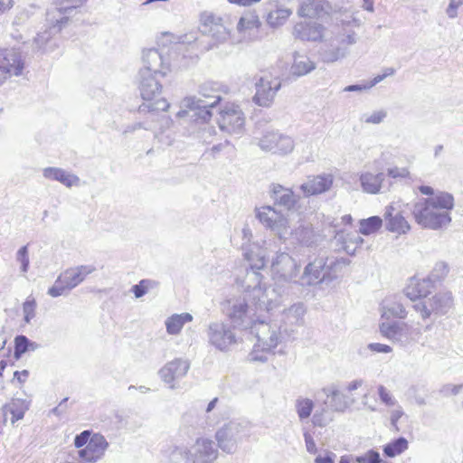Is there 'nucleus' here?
Here are the masks:
<instances>
[{
  "label": "nucleus",
  "instance_id": "obj_59",
  "mask_svg": "<svg viewBox=\"0 0 463 463\" xmlns=\"http://www.w3.org/2000/svg\"><path fill=\"white\" fill-rule=\"evenodd\" d=\"M36 302L33 298H28L23 305V312L24 315V321L30 323L35 317Z\"/></svg>",
  "mask_w": 463,
  "mask_h": 463
},
{
  "label": "nucleus",
  "instance_id": "obj_50",
  "mask_svg": "<svg viewBox=\"0 0 463 463\" xmlns=\"http://www.w3.org/2000/svg\"><path fill=\"white\" fill-rule=\"evenodd\" d=\"M449 272V267L445 261H438L435 263L431 272L428 276L430 280L435 283L443 280Z\"/></svg>",
  "mask_w": 463,
  "mask_h": 463
},
{
  "label": "nucleus",
  "instance_id": "obj_37",
  "mask_svg": "<svg viewBox=\"0 0 463 463\" xmlns=\"http://www.w3.org/2000/svg\"><path fill=\"white\" fill-rule=\"evenodd\" d=\"M56 34L51 32L48 27H45L43 32L38 33L33 38V48L44 53L53 52L58 47L54 40Z\"/></svg>",
  "mask_w": 463,
  "mask_h": 463
},
{
  "label": "nucleus",
  "instance_id": "obj_11",
  "mask_svg": "<svg viewBox=\"0 0 463 463\" xmlns=\"http://www.w3.org/2000/svg\"><path fill=\"white\" fill-rule=\"evenodd\" d=\"M271 275L275 284L297 282L300 265L287 252H277L271 261Z\"/></svg>",
  "mask_w": 463,
  "mask_h": 463
},
{
  "label": "nucleus",
  "instance_id": "obj_32",
  "mask_svg": "<svg viewBox=\"0 0 463 463\" xmlns=\"http://www.w3.org/2000/svg\"><path fill=\"white\" fill-rule=\"evenodd\" d=\"M329 5L325 0H306L298 9V14L306 18H321L328 12Z\"/></svg>",
  "mask_w": 463,
  "mask_h": 463
},
{
  "label": "nucleus",
  "instance_id": "obj_28",
  "mask_svg": "<svg viewBox=\"0 0 463 463\" xmlns=\"http://www.w3.org/2000/svg\"><path fill=\"white\" fill-rule=\"evenodd\" d=\"M334 182V177L330 174L319 175L308 178L307 182L300 185V189L306 196L320 194L328 191Z\"/></svg>",
  "mask_w": 463,
  "mask_h": 463
},
{
  "label": "nucleus",
  "instance_id": "obj_39",
  "mask_svg": "<svg viewBox=\"0 0 463 463\" xmlns=\"http://www.w3.org/2000/svg\"><path fill=\"white\" fill-rule=\"evenodd\" d=\"M316 69V64L307 56L296 53L290 71L297 77L304 76Z\"/></svg>",
  "mask_w": 463,
  "mask_h": 463
},
{
  "label": "nucleus",
  "instance_id": "obj_18",
  "mask_svg": "<svg viewBox=\"0 0 463 463\" xmlns=\"http://www.w3.org/2000/svg\"><path fill=\"white\" fill-rule=\"evenodd\" d=\"M259 221L277 233L280 240H286L288 234V220L271 206H263L256 210Z\"/></svg>",
  "mask_w": 463,
  "mask_h": 463
},
{
  "label": "nucleus",
  "instance_id": "obj_4",
  "mask_svg": "<svg viewBox=\"0 0 463 463\" xmlns=\"http://www.w3.org/2000/svg\"><path fill=\"white\" fill-rule=\"evenodd\" d=\"M216 83L206 82L200 86L199 97H187L183 100V107L188 110L182 109L177 113V117H188L196 125L203 124L212 118L211 109L215 107L222 99Z\"/></svg>",
  "mask_w": 463,
  "mask_h": 463
},
{
  "label": "nucleus",
  "instance_id": "obj_19",
  "mask_svg": "<svg viewBox=\"0 0 463 463\" xmlns=\"http://www.w3.org/2000/svg\"><path fill=\"white\" fill-rule=\"evenodd\" d=\"M306 311L305 305L301 302H298L282 312L279 326H281L285 335L288 336L293 335L298 328L304 325Z\"/></svg>",
  "mask_w": 463,
  "mask_h": 463
},
{
  "label": "nucleus",
  "instance_id": "obj_33",
  "mask_svg": "<svg viewBox=\"0 0 463 463\" xmlns=\"http://www.w3.org/2000/svg\"><path fill=\"white\" fill-rule=\"evenodd\" d=\"M43 175L46 179L58 181L66 187L79 186L80 178L71 173H69L59 167H46L43 170Z\"/></svg>",
  "mask_w": 463,
  "mask_h": 463
},
{
  "label": "nucleus",
  "instance_id": "obj_36",
  "mask_svg": "<svg viewBox=\"0 0 463 463\" xmlns=\"http://www.w3.org/2000/svg\"><path fill=\"white\" fill-rule=\"evenodd\" d=\"M290 239L293 243L310 247L316 244L317 235L315 233L310 224H299L290 232Z\"/></svg>",
  "mask_w": 463,
  "mask_h": 463
},
{
  "label": "nucleus",
  "instance_id": "obj_55",
  "mask_svg": "<svg viewBox=\"0 0 463 463\" xmlns=\"http://www.w3.org/2000/svg\"><path fill=\"white\" fill-rule=\"evenodd\" d=\"M387 117V112L383 109L373 111L370 114H364L361 120L367 124H380Z\"/></svg>",
  "mask_w": 463,
  "mask_h": 463
},
{
  "label": "nucleus",
  "instance_id": "obj_1",
  "mask_svg": "<svg viewBox=\"0 0 463 463\" xmlns=\"http://www.w3.org/2000/svg\"><path fill=\"white\" fill-rule=\"evenodd\" d=\"M245 258L250 262L246 269L245 279L241 283L244 296L227 300L223 304V313L229 318L230 324L239 330H248L259 317L260 311L269 312L279 307L285 289L281 287H262L261 275L259 272L265 264V256L258 253L254 260L253 252H245Z\"/></svg>",
  "mask_w": 463,
  "mask_h": 463
},
{
  "label": "nucleus",
  "instance_id": "obj_35",
  "mask_svg": "<svg viewBox=\"0 0 463 463\" xmlns=\"http://www.w3.org/2000/svg\"><path fill=\"white\" fill-rule=\"evenodd\" d=\"M335 240L338 245L349 255H354L356 249L363 245L364 240L356 233L337 231L335 234Z\"/></svg>",
  "mask_w": 463,
  "mask_h": 463
},
{
  "label": "nucleus",
  "instance_id": "obj_31",
  "mask_svg": "<svg viewBox=\"0 0 463 463\" xmlns=\"http://www.w3.org/2000/svg\"><path fill=\"white\" fill-rule=\"evenodd\" d=\"M270 196L275 204L290 210L295 206L298 197L289 188L284 187L279 184H272L270 185Z\"/></svg>",
  "mask_w": 463,
  "mask_h": 463
},
{
  "label": "nucleus",
  "instance_id": "obj_27",
  "mask_svg": "<svg viewBox=\"0 0 463 463\" xmlns=\"http://www.w3.org/2000/svg\"><path fill=\"white\" fill-rule=\"evenodd\" d=\"M434 288V283L429 277L424 279H411L410 284L405 288L404 294L414 304L421 299L427 298Z\"/></svg>",
  "mask_w": 463,
  "mask_h": 463
},
{
  "label": "nucleus",
  "instance_id": "obj_3",
  "mask_svg": "<svg viewBox=\"0 0 463 463\" xmlns=\"http://www.w3.org/2000/svg\"><path fill=\"white\" fill-rule=\"evenodd\" d=\"M454 197L439 192L431 197L419 199L412 207L415 222L423 228L439 230L451 222L449 211L454 208Z\"/></svg>",
  "mask_w": 463,
  "mask_h": 463
},
{
  "label": "nucleus",
  "instance_id": "obj_23",
  "mask_svg": "<svg viewBox=\"0 0 463 463\" xmlns=\"http://www.w3.org/2000/svg\"><path fill=\"white\" fill-rule=\"evenodd\" d=\"M385 179L386 175L383 172L363 171L359 174L361 189L367 194H379L389 191L391 184H387Z\"/></svg>",
  "mask_w": 463,
  "mask_h": 463
},
{
  "label": "nucleus",
  "instance_id": "obj_63",
  "mask_svg": "<svg viewBox=\"0 0 463 463\" xmlns=\"http://www.w3.org/2000/svg\"><path fill=\"white\" fill-rule=\"evenodd\" d=\"M142 128L146 129V130L156 131V128L151 124H148L146 122H135L133 124L128 125L124 128L122 133H123V135L127 136L128 134H132L135 131H137L138 129H142Z\"/></svg>",
  "mask_w": 463,
  "mask_h": 463
},
{
  "label": "nucleus",
  "instance_id": "obj_14",
  "mask_svg": "<svg viewBox=\"0 0 463 463\" xmlns=\"http://www.w3.org/2000/svg\"><path fill=\"white\" fill-rule=\"evenodd\" d=\"M407 208L408 204L402 202H394L385 207L383 218L387 231L402 235L411 230V225L404 215Z\"/></svg>",
  "mask_w": 463,
  "mask_h": 463
},
{
  "label": "nucleus",
  "instance_id": "obj_54",
  "mask_svg": "<svg viewBox=\"0 0 463 463\" xmlns=\"http://www.w3.org/2000/svg\"><path fill=\"white\" fill-rule=\"evenodd\" d=\"M68 289L67 284L64 282L63 278L60 275L55 280L52 287L48 289V294L52 298H57L63 295Z\"/></svg>",
  "mask_w": 463,
  "mask_h": 463
},
{
  "label": "nucleus",
  "instance_id": "obj_40",
  "mask_svg": "<svg viewBox=\"0 0 463 463\" xmlns=\"http://www.w3.org/2000/svg\"><path fill=\"white\" fill-rule=\"evenodd\" d=\"M193 316L189 313L174 314L165 320L166 332L169 335H178L184 324L191 322Z\"/></svg>",
  "mask_w": 463,
  "mask_h": 463
},
{
  "label": "nucleus",
  "instance_id": "obj_43",
  "mask_svg": "<svg viewBox=\"0 0 463 463\" xmlns=\"http://www.w3.org/2000/svg\"><path fill=\"white\" fill-rule=\"evenodd\" d=\"M383 226V219L372 216L359 221V233L368 236L377 232Z\"/></svg>",
  "mask_w": 463,
  "mask_h": 463
},
{
  "label": "nucleus",
  "instance_id": "obj_38",
  "mask_svg": "<svg viewBox=\"0 0 463 463\" xmlns=\"http://www.w3.org/2000/svg\"><path fill=\"white\" fill-rule=\"evenodd\" d=\"M163 455L167 463H190L192 461L191 451L185 446L169 445L163 450Z\"/></svg>",
  "mask_w": 463,
  "mask_h": 463
},
{
  "label": "nucleus",
  "instance_id": "obj_21",
  "mask_svg": "<svg viewBox=\"0 0 463 463\" xmlns=\"http://www.w3.org/2000/svg\"><path fill=\"white\" fill-rule=\"evenodd\" d=\"M108 447L109 442L103 435H92L88 444L78 451L80 462L96 463L104 456Z\"/></svg>",
  "mask_w": 463,
  "mask_h": 463
},
{
  "label": "nucleus",
  "instance_id": "obj_5",
  "mask_svg": "<svg viewBox=\"0 0 463 463\" xmlns=\"http://www.w3.org/2000/svg\"><path fill=\"white\" fill-rule=\"evenodd\" d=\"M160 75L152 73L138 72V88L142 99L146 101L138 108L139 113L148 112L151 114V119H156V112L165 111L169 108V103L165 99H157L160 94L162 85L159 81Z\"/></svg>",
  "mask_w": 463,
  "mask_h": 463
},
{
  "label": "nucleus",
  "instance_id": "obj_8",
  "mask_svg": "<svg viewBox=\"0 0 463 463\" xmlns=\"http://www.w3.org/2000/svg\"><path fill=\"white\" fill-rule=\"evenodd\" d=\"M236 328L224 321L211 322L206 330L208 343L216 350L227 353L241 342Z\"/></svg>",
  "mask_w": 463,
  "mask_h": 463
},
{
  "label": "nucleus",
  "instance_id": "obj_7",
  "mask_svg": "<svg viewBox=\"0 0 463 463\" xmlns=\"http://www.w3.org/2000/svg\"><path fill=\"white\" fill-rule=\"evenodd\" d=\"M250 436V423L246 420H231L215 432L218 448L227 454H234L239 443Z\"/></svg>",
  "mask_w": 463,
  "mask_h": 463
},
{
  "label": "nucleus",
  "instance_id": "obj_45",
  "mask_svg": "<svg viewBox=\"0 0 463 463\" xmlns=\"http://www.w3.org/2000/svg\"><path fill=\"white\" fill-rule=\"evenodd\" d=\"M326 272L328 273V280L336 278V274L342 270L343 268L350 264V260L347 258H336L334 256L326 257Z\"/></svg>",
  "mask_w": 463,
  "mask_h": 463
},
{
  "label": "nucleus",
  "instance_id": "obj_62",
  "mask_svg": "<svg viewBox=\"0 0 463 463\" xmlns=\"http://www.w3.org/2000/svg\"><path fill=\"white\" fill-rule=\"evenodd\" d=\"M378 395L381 402L385 405L394 406L396 404V400L383 385L378 386Z\"/></svg>",
  "mask_w": 463,
  "mask_h": 463
},
{
  "label": "nucleus",
  "instance_id": "obj_47",
  "mask_svg": "<svg viewBox=\"0 0 463 463\" xmlns=\"http://www.w3.org/2000/svg\"><path fill=\"white\" fill-rule=\"evenodd\" d=\"M291 14L288 8H277L268 14L267 23L272 27H279L286 23Z\"/></svg>",
  "mask_w": 463,
  "mask_h": 463
},
{
  "label": "nucleus",
  "instance_id": "obj_56",
  "mask_svg": "<svg viewBox=\"0 0 463 463\" xmlns=\"http://www.w3.org/2000/svg\"><path fill=\"white\" fill-rule=\"evenodd\" d=\"M354 462L357 463H382L379 452L369 449L363 455L355 456Z\"/></svg>",
  "mask_w": 463,
  "mask_h": 463
},
{
  "label": "nucleus",
  "instance_id": "obj_60",
  "mask_svg": "<svg viewBox=\"0 0 463 463\" xmlns=\"http://www.w3.org/2000/svg\"><path fill=\"white\" fill-rule=\"evenodd\" d=\"M270 351L271 350H263L261 346H258V344L256 343L254 345L253 350L249 354L250 360L264 363L268 360V354Z\"/></svg>",
  "mask_w": 463,
  "mask_h": 463
},
{
  "label": "nucleus",
  "instance_id": "obj_15",
  "mask_svg": "<svg viewBox=\"0 0 463 463\" xmlns=\"http://www.w3.org/2000/svg\"><path fill=\"white\" fill-rule=\"evenodd\" d=\"M200 29L203 34L211 36L217 43L225 42L230 36V29L224 19L211 12L201 14Z\"/></svg>",
  "mask_w": 463,
  "mask_h": 463
},
{
  "label": "nucleus",
  "instance_id": "obj_9",
  "mask_svg": "<svg viewBox=\"0 0 463 463\" xmlns=\"http://www.w3.org/2000/svg\"><path fill=\"white\" fill-rule=\"evenodd\" d=\"M454 301L451 292L440 291L430 298L421 299L412 305L413 309L420 314L422 320L431 316L446 315L453 307Z\"/></svg>",
  "mask_w": 463,
  "mask_h": 463
},
{
  "label": "nucleus",
  "instance_id": "obj_42",
  "mask_svg": "<svg viewBox=\"0 0 463 463\" xmlns=\"http://www.w3.org/2000/svg\"><path fill=\"white\" fill-rule=\"evenodd\" d=\"M395 73V70L392 67H388L383 69V72L382 74H379L375 76L373 79H372L370 81L366 82L365 84H354L346 86L344 89V91L346 92H352V91H363L367 90L374 87L379 82L383 81L385 78L388 76H392Z\"/></svg>",
  "mask_w": 463,
  "mask_h": 463
},
{
  "label": "nucleus",
  "instance_id": "obj_10",
  "mask_svg": "<svg viewBox=\"0 0 463 463\" xmlns=\"http://www.w3.org/2000/svg\"><path fill=\"white\" fill-rule=\"evenodd\" d=\"M142 67L138 72L165 77L171 71V57L165 48H148L142 51Z\"/></svg>",
  "mask_w": 463,
  "mask_h": 463
},
{
  "label": "nucleus",
  "instance_id": "obj_44",
  "mask_svg": "<svg viewBox=\"0 0 463 463\" xmlns=\"http://www.w3.org/2000/svg\"><path fill=\"white\" fill-rule=\"evenodd\" d=\"M315 403L311 399L298 397L295 401V410L300 421L307 420L314 410Z\"/></svg>",
  "mask_w": 463,
  "mask_h": 463
},
{
  "label": "nucleus",
  "instance_id": "obj_20",
  "mask_svg": "<svg viewBox=\"0 0 463 463\" xmlns=\"http://www.w3.org/2000/svg\"><path fill=\"white\" fill-rule=\"evenodd\" d=\"M326 259L325 256L321 255L317 257L305 267L298 282L301 286H313L328 280L329 276L326 272Z\"/></svg>",
  "mask_w": 463,
  "mask_h": 463
},
{
  "label": "nucleus",
  "instance_id": "obj_57",
  "mask_svg": "<svg viewBox=\"0 0 463 463\" xmlns=\"http://www.w3.org/2000/svg\"><path fill=\"white\" fill-rule=\"evenodd\" d=\"M331 420L332 418L328 415V411L326 408H323L320 411H316L312 416V423L318 427H325Z\"/></svg>",
  "mask_w": 463,
  "mask_h": 463
},
{
  "label": "nucleus",
  "instance_id": "obj_52",
  "mask_svg": "<svg viewBox=\"0 0 463 463\" xmlns=\"http://www.w3.org/2000/svg\"><path fill=\"white\" fill-rule=\"evenodd\" d=\"M259 19L257 15L246 14L240 18L237 24V30L239 32H244L248 29L258 27Z\"/></svg>",
  "mask_w": 463,
  "mask_h": 463
},
{
  "label": "nucleus",
  "instance_id": "obj_61",
  "mask_svg": "<svg viewBox=\"0 0 463 463\" xmlns=\"http://www.w3.org/2000/svg\"><path fill=\"white\" fill-rule=\"evenodd\" d=\"M16 260L21 263V270L23 272H27L29 268V254H28V247L23 246L21 247L16 253Z\"/></svg>",
  "mask_w": 463,
  "mask_h": 463
},
{
  "label": "nucleus",
  "instance_id": "obj_30",
  "mask_svg": "<svg viewBox=\"0 0 463 463\" xmlns=\"http://www.w3.org/2000/svg\"><path fill=\"white\" fill-rule=\"evenodd\" d=\"M96 270L93 265H80L66 269L61 276L67 284L68 289H72L80 285L86 277Z\"/></svg>",
  "mask_w": 463,
  "mask_h": 463
},
{
  "label": "nucleus",
  "instance_id": "obj_34",
  "mask_svg": "<svg viewBox=\"0 0 463 463\" xmlns=\"http://www.w3.org/2000/svg\"><path fill=\"white\" fill-rule=\"evenodd\" d=\"M382 318L391 321L392 317L405 319L408 312L404 305L396 298H386L381 304Z\"/></svg>",
  "mask_w": 463,
  "mask_h": 463
},
{
  "label": "nucleus",
  "instance_id": "obj_16",
  "mask_svg": "<svg viewBox=\"0 0 463 463\" xmlns=\"http://www.w3.org/2000/svg\"><path fill=\"white\" fill-rule=\"evenodd\" d=\"M244 114L238 105H226L220 111L218 125L222 131L228 134L240 135L244 129Z\"/></svg>",
  "mask_w": 463,
  "mask_h": 463
},
{
  "label": "nucleus",
  "instance_id": "obj_22",
  "mask_svg": "<svg viewBox=\"0 0 463 463\" xmlns=\"http://www.w3.org/2000/svg\"><path fill=\"white\" fill-rule=\"evenodd\" d=\"M190 368V363L182 358H175L165 364L158 372L161 380L169 385L171 389L175 388V382L184 377Z\"/></svg>",
  "mask_w": 463,
  "mask_h": 463
},
{
  "label": "nucleus",
  "instance_id": "obj_26",
  "mask_svg": "<svg viewBox=\"0 0 463 463\" xmlns=\"http://www.w3.org/2000/svg\"><path fill=\"white\" fill-rule=\"evenodd\" d=\"M325 26L317 22H299L293 28V35L296 39L308 42L322 41L324 37Z\"/></svg>",
  "mask_w": 463,
  "mask_h": 463
},
{
  "label": "nucleus",
  "instance_id": "obj_13",
  "mask_svg": "<svg viewBox=\"0 0 463 463\" xmlns=\"http://www.w3.org/2000/svg\"><path fill=\"white\" fill-rule=\"evenodd\" d=\"M281 88L279 77L270 73H265L257 79L255 82V95L253 102L260 107H269Z\"/></svg>",
  "mask_w": 463,
  "mask_h": 463
},
{
  "label": "nucleus",
  "instance_id": "obj_2",
  "mask_svg": "<svg viewBox=\"0 0 463 463\" xmlns=\"http://www.w3.org/2000/svg\"><path fill=\"white\" fill-rule=\"evenodd\" d=\"M333 21L331 37L325 41L319 52L326 63L343 60L350 54V48L359 41L356 30L362 25V21L350 10L335 14Z\"/></svg>",
  "mask_w": 463,
  "mask_h": 463
},
{
  "label": "nucleus",
  "instance_id": "obj_25",
  "mask_svg": "<svg viewBox=\"0 0 463 463\" xmlns=\"http://www.w3.org/2000/svg\"><path fill=\"white\" fill-rule=\"evenodd\" d=\"M192 449L193 463H213L219 454L214 442L206 438L197 439Z\"/></svg>",
  "mask_w": 463,
  "mask_h": 463
},
{
  "label": "nucleus",
  "instance_id": "obj_41",
  "mask_svg": "<svg viewBox=\"0 0 463 463\" xmlns=\"http://www.w3.org/2000/svg\"><path fill=\"white\" fill-rule=\"evenodd\" d=\"M323 392L327 397H331L330 407L335 411H345L348 406L347 396L335 387L324 388Z\"/></svg>",
  "mask_w": 463,
  "mask_h": 463
},
{
  "label": "nucleus",
  "instance_id": "obj_51",
  "mask_svg": "<svg viewBox=\"0 0 463 463\" xmlns=\"http://www.w3.org/2000/svg\"><path fill=\"white\" fill-rule=\"evenodd\" d=\"M34 343L31 342L25 335H20L14 338V357L20 358L25 352L30 349Z\"/></svg>",
  "mask_w": 463,
  "mask_h": 463
},
{
  "label": "nucleus",
  "instance_id": "obj_17",
  "mask_svg": "<svg viewBox=\"0 0 463 463\" xmlns=\"http://www.w3.org/2000/svg\"><path fill=\"white\" fill-rule=\"evenodd\" d=\"M261 150L273 154L287 155L293 151L295 142L291 137L276 131L266 132L259 140Z\"/></svg>",
  "mask_w": 463,
  "mask_h": 463
},
{
  "label": "nucleus",
  "instance_id": "obj_48",
  "mask_svg": "<svg viewBox=\"0 0 463 463\" xmlns=\"http://www.w3.org/2000/svg\"><path fill=\"white\" fill-rule=\"evenodd\" d=\"M408 449V441L405 438L400 437L383 447V452L387 457L394 458Z\"/></svg>",
  "mask_w": 463,
  "mask_h": 463
},
{
  "label": "nucleus",
  "instance_id": "obj_6",
  "mask_svg": "<svg viewBox=\"0 0 463 463\" xmlns=\"http://www.w3.org/2000/svg\"><path fill=\"white\" fill-rule=\"evenodd\" d=\"M379 332L382 336L402 347H409L420 343L422 337V328L419 323L413 324L400 320L380 323Z\"/></svg>",
  "mask_w": 463,
  "mask_h": 463
},
{
  "label": "nucleus",
  "instance_id": "obj_64",
  "mask_svg": "<svg viewBox=\"0 0 463 463\" xmlns=\"http://www.w3.org/2000/svg\"><path fill=\"white\" fill-rule=\"evenodd\" d=\"M462 389H463V383H461V384L447 383V384H444L439 389V392L444 396L457 395L462 391Z\"/></svg>",
  "mask_w": 463,
  "mask_h": 463
},
{
  "label": "nucleus",
  "instance_id": "obj_46",
  "mask_svg": "<svg viewBox=\"0 0 463 463\" xmlns=\"http://www.w3.org/2000/svg\"><path fill=\"white\" fill-rule=\"evenodd\" d=\"M28 406L25 402L19 399L13 400L9 404L5 406V413H10L12 415L11 422L13 424L24 418Z\"/></svg>",
  "mask_w": 463,
  "mask_h": 463
},
{
  "label": "nucleus",
  "instance_id": "obj_58",
  "mask_svg": "<svg viewBox=\"0 0 463 463\" xmlns=\"http://www.w3.org/2000/svg\"><path fill=\"white\" fill-rule=\"evenodd\" d=\"M121 422L125 429L133 432L143 425L142 419L137 415H128Z\"/></svg>",
  "mask_w": 463,
  "mask_h": 463
},
{
  "label": "nucleus",
  "instance_id": "obj_53",
  "mask_svg": "<svg viewBox=\"0 0 463 463\" xmlns=\"http://www.w3.org/2000/svg\"><path fill=\"white\" fill-rule=\"evenodd\" d=\"M85 3L86 0H53L54 5L61 7L64 12L69 13L71 15L75 9L82 6Z\"/></svg>",
  "mask_w": 463,
  "mask_h": 463
},
{
  "label": "nucleus",
  "instance_id": "obj_29",
  "mask_svg": "<svg viewBox=\"0 0 463 463\" xmlns=\"http://www.w3.org/2000/svg\"><path fill=\"white\" fill-rule=\"evenodd\" d=\"M71 17V15L64 12L61 7L54 5L46 11L44 26L54 33H60L63 28L68 26Z\"/></svg>",
  "mask_w": 463,
  "mask_h": 463
},
{
  "label": "nucleus",
  "instance_id": "obj_24",
  "mask_svg": "<svg viewBox=\"0 0 463 463\" xmlns=\"http://www.w3.org/2000/svg\"><path fill=\"white\" fill-rule=\"evenodd\" d=\"M4 68L8 78L20 76L24 69V58L14 48L0 50V69Z\"/></svg>",
  "mask_w": 463,
  "mask_h": 463
},
{
  "label": "nucleus",
  "instance_id": "obj_49",
  "mask_svg": "<svg viewBox=\"0 0 463 463\" xmlns=\"http://www.w3.org/2000/svg\"><path fill=\"white\" fill-rule=\"evenodd\" d=\"M158 286V282L152 279H141L138 284L134 285L131 288V292L137 298L144 297L150 289L156 288Z\"/></svg>",
  "mask_w": 463,
  "mask_h": 463
},
{
  "label": "nucleus",
  "instance_id": "obj_12",
  "mask_svg": "<svg viewBox=\"0 0 463 463\" xmlns=\"http://www.w3.org/2000/svg\"><path fill=\"white\" fill-rule=\"evenodd\" d=\"M249 330L257 338L258 346H261L263 350L274 349L280 342L283 334L279 325L267 323L260 319V317H257Z\"/></svg>",
  "mask_w": 463,
  "mask_h": 463
}]
</instances>
